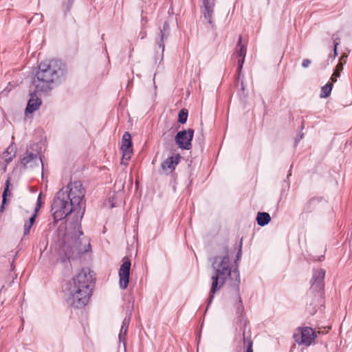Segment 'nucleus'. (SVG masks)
<instances>
[{"label":"nucleus","instance_id":"f257e3e1","mask_svg":"<svg viewBox=\"0 0 352 352\" xmlns=\"http://www.w3.org/2000/svg\"><path fill=\"white\" fill-rule=\"evenodd\" d=\"M85 190L80 181L69 182L56 195L51 206L55 221L61 220L74 214L76 223H79L85 211Z\"/></svg>","mask_w":352,"mask_h":352},{"label":"nucleus","instance_id":"f03ea898","mask_svg":"<svg viewBox=\"0 0 352 352\" xmlns=\"http://www.w3.org/2000/svg\"><path fill=\"white\" fill-rule=\"evenodd\" d=\"M212 268L214 272L211 277L212 286L207 308L214 298V294L223 286L226 280L229 277L234 282L232 300L236 309V314L239 318L241 317L244 307L239 293L240 275L237 266L232 270L228 256H215L212 263Z\"/></svg>","mask_w":352,"mask_h":352},{"label":"nucleus","instance_id":"7ed1b4c3","mask_svg":"<svg viewBox=\"0 0 352 352\" xmlns=\"http://www.w3.org/2000/svg\"><path fill=\"white\" fill-rule=\"evenodd\" d=\"M94 277L89 269H82L68 283L67 301L74 307L85 306L91 296Z\"/></svg>","mask_w":352,"mask_h":352},{"label":"nucleus","instance_id":"20e7f679","mask_svg":"<svg viewBox=\"0 0 352 352\" xmlns=\"http://www.w3.org/2000/svg\"><path fill=\"white\" fill-rule=\"evenodd\" d=\"M63 75L64 65L60 60H45L38 65V70L33 78L32 83L36 91L47 93Z\"/></svg>","mask_w":352,"mask_h":352},{"label":"nucleus","instance_id":"39448f33","mask_svg":"<svg viewBox=\"0 0 352 352\" xmlns=\"http://www.w3.org/2000/svg\"><path fill=\"white\" fill-rule=\"evenodd\" d=\"M78 234L67 233L62 237L59 244V254L63 262L74 259L91 249L89 241L80 239V236L83 235L82 231L78 230Z\"/></svg>","mask_w":352,"mask_h":352},{"label":"nucleus","instance_id":"423d86ee","mask_svg":"<svg viewBox=\"0 0 352 352\" xmlns=\"http://www.w3.org/2000/svg\"><path fill=\"white\" fill-rule=\"evenodd\" d=\"M194 135V130L188 129L179 131L175 135V140L179 148L189 150L192 147V140Z\"/></svg>","mask_w":352,"mask_h":352},{"label":"nucleus","instance_id":"0eeeda50","mask_svg":"<svg viewBox=\"0 0 352 352\" xmlns=\"http://www.w3.org/2000/svg\"><path fill=\"white\" fill-rule=\"evenodd\" d=\"M316 337L315 331L308 327L302 328L300 334L294 335L295 341L298 344L305 346L311 345L315 341Z\"/></svg>","mask_w":352,"mask_h":352},{"label":"nucleus","instance_id":"6e6552de","mask_svg":"<svg viewBox=\"0 0 352 352\" xmlns=\"http://www.w3.org/2000/svg\"><path fill=\"white\" fill-rule=\"evenodd\" d=\"M131 265V261L126 258L119 270V285L122 289H126L129 285Z\"/></svg>","mask_w":352,"mask_h":352},{"label":"nucleus","instance_id":"1a4fd4ad","mask_svg":"<svg viewBox=\"0 0 352 352\" xmlns=\"http://www.w3.org/2000/svg\"><path fill=\"white\" fill-rule=\"evenodd\" d=\"M181 160L179 154H173L161 164V168L164 173L171 174L175 169Z\"/></svg>","mask_w":352,"mask_h":352},{"label":"nucleus","instance_id":"9d476101","mask_svg":"<svg viewBox=\"0 0 352 352\" xmlns=\"http://www.w3.org/2000/svg\"><path fill=\"white\" fill-rule=\"evenodd\" d=\"M247 52V47L246 44L243 43L242 42V38L240 36L239 38L238 43L236 44V48H235V54L239 57V60L237 61V74L238 76H240V74L241 72L243 65L245 61V58L246 56Z\"/></svg>","mask_w":352,"mask_h":352},{"label":"nucleus","instance_id":"9b49d317","mask_svg":"<svg viewBox=\"0 0 352 352\" xmlns=\"http://www.w3.org/2000/svg\"><path fill=\"white\" fill-rule=\"evenodd\" d=\"M120 148L122 151V160H129L131 157L133 149L131 136L129 132H125L122 135Z\"/></svg>","mask_w":352,"mask_h":352},{"label":"nucleus","instance_id":"f8f14e48","mask_svg":"<svg viewBox=\"0 0 352 352\" xmlns=\"http://www.w3.org/2000/svg\"><path fill=\"white\" fill-rule=\"evenodd\" d=\"M325 276V271L320 269L314 271L311 279V289L320 292L324 287V278Z\"/></svg>","mask_w":352,"mask_h":352},{"label":"nucleus","instance_id":"ddd939ff","mask_svg":"<svg viewBox=\"0 0 352 352\" xmlns=\"http://www.w3.org/2000/svg\"><path fill=\"white\" fill-rule=\"evenodd\" d=\"M39 162L42 164L41 159L37 154L33 153H28L21 160V163L25 168H32L34 166H38Z\"/></svg>","mask_w":352,"mask_h":352},{"label":"nucleus","instance_id":"4468645a","mask_svg":"<svg viewBox=\"0 0 352 352\" xmlns=\"http://www.w3.org/2000/svg\"><path fill=\"white\" fill-rule=\"evenodd\" d=\"M36 91V89L34 92L30 94V98L25 109V112L28 113H33L41 105V100L37 96Z\"/></svg>","mask_w":352,"mask_h":352},{"label":"nucleus","instance_id":"2eb2a0df","mask_svg":"<svg viewBox=\"0 0 352 352\" xmlns=\"http://www.w3.org/2000/svg\"><path fill=\"white\" fill-rule=\"evenodd\" d=\"M170 33V27L168 21H165L163 24L162 29L160 30V38L157 40L156 43L160 49L162 50V54L164 52L165 45L164 41L168 38Z\"/></svg>","mask_w":352,"mask_h":352},{"label":"nucleus","instance_id":"dca6fc26","mask_svg":"<svg viewBox=\"0 0 352 352\" xmlns=\"http://www.w3.org/2000/svg\"><path fill=\"white\" fill-rule=\"evenodd\" d=\"M270 215L267 212H259L256 216V222L259 226H265L270 223Z\"/></svg>","mask_w":352,"mask_h":352},{"label":"nucleus","instance_id":"f3484780","mask_svg":"<svg viewBox=\"0 0 352 352\" xmlns=\"http://www.w3.org/2000/svg\"><path fill=\"white\" fill-rule=\"evenodd\" d=\"M16 146L10 145L3 154V157L7 163L10 162L16 156Z\"/></svg>","mask_w":352,"mask_h":352},{"label":"nucleus","instance_id":"a211bd4d","mask_svg":"<svg viewBox=\"0 0 352 352\" xmlns=\"http://www.w3.org/2000/svg\"><path fill=\"white\" fill-rule=\"evenodd\" d=\"M343 69V63L341 60L336 65L334 72L331 77V80L333 82H336L337 81L338 78L340 76V72Z\"/></svg>","mask_w":352,"mask_h":352},{"label":"nucleus","instance_id":"6ab92c4d","mask_svg":"<svg viewBox=\"0 0 352 352\" xmlns=\"http://www.w3.org/2000/svg\"><path fill=\"white\" fill-rule=\"evenodd\" d=\"M332 90V84L327 83L321 87L320 97L322 98H327L330 96Z\"/></svg>","mask_w":352,"mask_h":352},{"label":"nucleus","instance_id":"aec40b11","mask_svg":"<svg viewBox=\"0 0 352 352\" xmlns=\"http://www.w3.org/2000/svg\"><path fill=\"white\" fill-rule=\"evenodd\" d=\"M245 331L243 330V344L244 346H246V352H253V342L251 340V338H246L245 336Z\"/></svg>","mask_w":352,"mask_h":352},{"label":"nucleus","instance_id":"412c9836","mask_svg":"<svg viewBox=\"0 0 352 352\" xmlns=\"http://www.w3.org/2000/svg\"><path fill=\"white\" fill-rule=\"evenodd\" d=\"M188 112L186 109H182L179 111L178 114V122L181 124L186 122L188 119Z\"/></svg>","mask_w":352,"mask_h":352},{"label":"nucleus","instance_id":"4be33fe9","mask_svg":"<svg viewBox=\"0 0 352 352\" xmlns=\"http://www.w3.org/2000/svg\"><path fill=\"white\" fill-rule=\"evenodd\" d=\"M213 11L214 9H206L204 10V17L208 22L210 25L212 27L214 25L213 20H212V15H213Z\"/></svg>","mask_w":352,"mask_h":352},{"label":"nucleus","instance_id":"5701e85b","mask_svg":"<svg viewBox=\"0 0 352 352\" xmlns=\"http://www.w3.org/2000/svg\"><path fill=\"white\" fill-rule=\"evenodd\" d=\"M11 195V192L8 189H4L2 195V203L0 206V212H2L4 210V205L7 201V197Z\"/></svg>","mask_w":352,"mask_h":352},{"label":"nucleus","instance_id":"b1692460","mask_svg":"<svg viewBox=\"0 0 352 352\" xmlns=\"http://www.w3.org/2000/svg\"><path fill=\"white\" fill-rule=\"evenodd\" d=\"M131 313H129L124 317V318L122 321V326H121V328L122 329H124V331H128V328H129V323L131 321Z\"/></svg>","mask_w":352,"mask_h":352},{"label":"nucleus","instance_id":"393cba45","mask_svg":"<svg viewBox=\"0 0 352 352\" xmlns=\"http://www.w3.org/2000/svg\"><path fill=\"white\" fill-rule=\"evenodd\" d=\"M204 10L206 9H214V0H202Z\"/></svg>","mask_w":352,"mask_h":352},{"label":"nucleus","instance_id":"a878e982","mask_svg":"<svg viewBox=\"0 0 352 352\" xmlns=\"http://www.w3.org/2000/svg\"><path fill=\"white\" fill-rule=\"evenodd\" d=\"M127 331H124L122 328H120V333L118 335V338L120 342L123 343L124 346H125V338Z\"/></svg>","mask_w":352,"mask_h":352},{"label":"nucleus","instance_id":"bb28decb","mask_svg":"<svg viewBox=\"0 0 352 352\" xmlns=\"http://www.w3.org/2000/svg\"><path fill=\"white\" fill-rule=\"evenodd\" d=\"M331 39L333 41V46L336 48H338V46L340 45V38L338 33L333 34L331 36Z\"/></svg>","mask_w":352,"mask_h":352},{"label":"nucleus","instance_id":"cd10ccee","mask_svg":"<svg viewBox=\"0 0 352 352\" xmlns=\"http://www.w3.org/2000/svg\"><path fill=\"white\" fill-rule=\"evenodd\" d=\"M32 227L28 222L25 223L23 228L24 236L29 235L31 228Z\"/></svg>","mask_w":352,"mask_h":352},{"label":"nucleus","instance_id":"c85d7f7f","mask_svg":"<svg viewBox=\"0 0 352 352\" xmlns=\"http://www.w3.org/2000/svg\"><path fill=\"white\" fill-rule=\"evenodd\" d=\"M73 2L74 0H67V1L63 3V6L65 8L66 11L69 12L70 10Z\"/></svg>","mask_w":352,"mask_h":352},{"label":"nucleus","instance_id":"c756f323","mask_svg":"<svg viewBox=\"0 0 352 352\" xmlns=\"http://www.w3.org/2000/svg\"><path fill=\"white\" fill-rule=\"evenodd\" d=\"M241 248H242V241H241L240 244H239V250H238L237 254L236 255L235 263H236L238 261H239L241 259V255H242Z\"/></svg>","mask_w":352,"mask_h":352},{"label":"nucleus","instance_id":"7c9ffc66","mask_svg":"<svg viewBox=\"0 0 352 352\" xmlns=\"http://www.w3.org/2000/svg\"><path fill=\"white\" fill-rule=\"evenodd\" d=\"M41 206V193H40L37 198L36 206L34 209L35 212H37Z\"/></svg>","mask_w":352,"mask_h":352},{"label":"nucleus","instance_id":"2f4dec72","mask_svg":"<svg viewBox=\"0 0 352 352\" xmlns=\"http://www.w3.org/2000/svg\"><path fill=\"white\" fill-rule=\"evenodd\" d=\"M311 64V60L306 58V59H304L302 60V66L304 67V68H307L309 66V65Z\"/></svg>","mask_w":352,"mask_h":352},{"label":"nucleus","instance_id":"473e14b6","mask_svg":"<svg viewBox=\"0 0 352 352\" xmlns=\"http://www.w3.org/2000/svg\"><path fill=\"white\" fill-rule=\"evenodd\" d=\"M36 213H37V212H34V213L31 216V217H30V219H29L28 223H29L30 225H32V226H33V224H34V222H35V219H36Z\"/></svg>","mask_w":352,"mask_h":352},{"label":"nucleus","instance_id":"72a5a7b5","mask_svg":"<svg viewBox=\"0 0 352 352\" xmlns=\"http://www.w3.org/2000/svg\"><path fill=\"white\" fill-rule=\"evenodd\" d=\"M10 187H12V184L10 183V178H8L5 183V188L4 189H8V190H10Z\"/></svg>","mask_w":352,"mask_h":352},{"label":"nucleus","instance_id":"f704fd0d","mask_svg":"<svg viewBox=\"0 0 352 352\" xmlns=\"http://www.w3.org/2000/svg\"><path fill=\"white\" fill-rule=\"evenodd\" d=\"M3 287H4V284L2 282V280H0V292L3 289Z\"/></svg>","mask_w":352,"mask_h":352},{"label":"nucleus","instance_id":"c9c22d12","mask_svg":"<svg viewBox=\"0 0 352 352\" xmlns=\"http://www.w3.org/2000/svg\"><path fill=\"white\" fill-rule=\"evenodd\" d=\"M333 55H334V57L338 56L337 48H336L335 47L333 49Z\"/></svg>","mask_w":352,"mask_h":352},{"label":"nucleus","instance_id":"e433bc0d","mask_svg":"<svg viewBox=\"0 0 352 352\" xmlns=\"http://www.w3.org/2000/svg\"><path fill=\"white\" fill-rule=\"evenodd\" d=\"M34 16H35V17H38V18H39L40 19H41V18H42V15H41V14H34Z\"/></svg>","mask_w":352,"mask_h":352},{"label":"nucleus","instance_id":"4c0bfd02","mask_svg":"<svg viewBox=\"0 0 352 352\" xmlns=\"http://www.w3.org/2000/svg\"><path fill=\"white\" fill-rule=\"evenodd\" d=\"M302 138H303V134H301L300 135H299V140H296V144H297V143H298V141H299L300 140H301Z\"/></svg>","mask_w":352,"mask_h":352},{"label":"nucleus","instance_id":"58836bf2","mask_svg":"<svg viewBox=\"0 0 352 352\" xmlns=\"http://www.w3.org/2000/svg\"><path fill=\"white\" fill-rule=\"evenodd\" d=\"M14 267H15V266H14V262H12V263H11V270H14Z\"/></svg>","mask_w":352,"mask_h":352}]
</instances>
